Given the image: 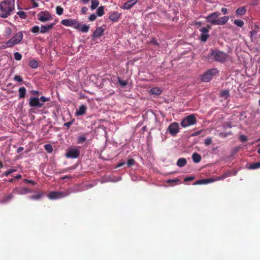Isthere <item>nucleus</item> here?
<instances>
[{
	"label": "nucleus",
	"mask_w": 260,
	"mask_h": 260,
	"mask_svg": "<svg viewBox=\"0 0 260 260\" xmlns=\"http://www.w3.org/2000/svg\"><path fill=\"white\" fill-rule=\"evenodd\" d=\"M14 0H5L0 3V17L7 18L14 10Z\"/></svg>",
	"instance_id": "nucleus-1"
},
{
	"label": "nucleus",
	"mask_w": 260,
	"mask_h": 260,
	"mask_svg": "<svg viewBox=\"0 0 260 260\" xmlns=\"http://www.w3.org/2000/svg\"><path fill=\"white\" fill-rule=\"evenodd\" d=\"M220 13L215 12L209 15L206 17L207 22L213 25H221L225 24L228 21L229 18L228 16H225L219 18Z\"/></svg>",
	"instance_id": "nucleus-2"
},
{
	"label": "nucleus",
	"mask_w": 260,
	"mask_h": 260,
	"mask_svg": "<svg viewBox=\"0 0 260 260\" xmlns=\"http://www.w3.org/2000/svg\"><path fill=\"white\" fill-rule=\"evenodd\" d=\"M50 100V98H46L44 96H42L40 98L31 96L29 98V105L31 107L40 108L43 107L44 103Z\"/></svg>",
	"instance_id": "nucleus-3"
},
{
	"label": "nucleus",
	"mask_w": 260,
	"mask_h": 260,
	"mask_svg": "<svg viewBox=\"0 0 260 260\" xmlns=\"http://www.w3.org/2000/svg\"><path fill=\"white\" fill-rule=\"evenodd\" d=\"M23 36L21 31H19L11 39L6 43V45L3 46V48L8 47H12L16 44H19L22 41Z\"/></svg>",
	"instance_id": "nucleus-4"
},
{
	"label": "nucleus",
	"mask_w": 260,
	"mask_h": 260,
	"mask_svg": "<svg viewBox=\"0 0 260 260\" xmlns=\"http://www.w3.org/2000/svg\"><path fill=\"white\" fill-rule=\"evenodd\" d=\"M230 176V174L229 173H225L219 177L199 180L197 181V182H194L193 183V185L208 184L210 183L213 182L215 181L223 180Z\"/></svg>",
	"instance_id": "nucleus-5"
},
{
	"label": "nucleus",
	"mask_w": 260,
	"mask_h": 260,
	"mask_svg": "<svg viewBox=\"0 0 260 260\" xmlns=\"http://www.w3.org/2000/svg\"><path fill=\"white\" fill-rule=\"evenodd\" d=\"M70 193L71 192L68 190L63 191H51L48 194L47 197L50 200H56L67 197Z\"/></svg>",
	"instance_id": "nucleus-6"
},
{
	"label": "nucleus",
	"mask_w": 260,
	"mask_h": 260,
	"mask_svg": "<svg viewBox=\"0 0 260 260\" xmlns=\"http://www.w3.org/2000/svg\"><path fill=\"white\" fill-rule=\"evenodd\" d=\"M211 56L215 60L219 62L225 61L227 57V55L225 53L218 50L212 51Z\"/></svg>",
	"instance_id": "nucleus-7"
},
{
	"label": "nucleus",
	"mask_w": 260,
	"mask_h": 260,
	"mask_svg": "<svg viewBox=\"0 0 260 260\" xmlns=\"http://www.w3.org/2000/svg\"><path fill=\"white\" fill-rule=\"evenodd\" d=\"M196 123V118L193 115H190L185 117L181 122V125L186 127Z\"/></svg>",
	"instance_id": "nucleus-8"
},
{
	"label": "nucleus",
	"mask_w": 260,
	"mask_h": 260,
	"mask_svg": "<svg viewBox=\"0 0 260 260\" xmlns=\"http://www.w3.org/2000/svg\"><path fill=\"white\" fill-rule=\"evenodd\" d=\"M217 73L218 71L216 69L209 70L202 76V80L203 82H209Z\"/></svg>",
	"instance_id": "nucleus-9"
},
{
	"label": "nucleus",
	"mask_w": 260,
	"mask_h": 260,
	"mask_svg": "<svg viewBox=\"0 0 260 260\" xmlns=\"http://www.w3.org/2000/svg\"><path fill=\"white\" fill-rule=\"evenodd\" d=\"M37 17L39 20L41 22H46L51 20L52 16L51 14L47 11H41L37 15Z\"/></svg>",
	"instance_id": "nucleus-10"
},
{
	"label": "nucleus",
	"mask_w": 260,
	"mask_h": 260,
	"mask_svg": "<svg viewBox=\"0 0 260 260\" xmlns=\"http://www.w3.org/2000/svg\"><path fill=\"white\" fill-rule=\"evenodd\" d=\"M77 19H66L61 20V23L66 26L73 27L74 28H78Z\"/></svg>",
	"instance_id": "nucleus-11"
},
{
	"label": "nucleus",
	"mask_w": 260,
	"mask_h": 260,
	"mask_svg": "<svg viewBox=\"0 0 260 260\" xmlns=\"http://www.w3.org/2000/svg\"><path fill=\"white\" fill-rule=\"evenodd\" d=\"M79 149L75 148H70L66 154L67 158H75L79 155Z\"/></svg>",
	"instance_id": "nucleus-12"
},
{
	"label": "nucleus",
	"mask_w": 260,
	"mask_h": 260,
	"mask_svg": "<svg viewBox=\"0 0 260 260\" xmlns=\"http://www.w3.org/2000/svg\"><path fill=\"white\" fill-rule=\"evenodd\" d=\"M211 28L210 26H208V28L203 27L200 29V31L201 32V40L203 42H206L209 37L208 34L209 29Z\"/></svg>",
	"instance_id": "nucleus-13"
},
{
	"label": "nucleus",
	"mask_w": 260,
	"mask_h": 260,
	"mask_svg": "<svg viewBox=\"0 0 260 260\" xmlns=\"http://www.w3.org/2000/svg\"><path fill=\"white\" fill-rule=\"evenodd\" d=\"M168 131L172 136H175L179 132V124L177 122H173L171 124L168 128Z\"/></svg>",
	"instance_id": "nucleus-14"
},
{
	"label": "nucleus",
	"mask_w": 260,
	"mask_h": 260,
	"mask_svg": "<svg viewBox=\"0 0 260 260\" xmlns=\"http://www.w3.org/2000/svg\"><path fill=\"white\" fill-rule=\"evenodd\" d=\"M32 191L31 190L27 188H21V187H16L13 190V193L14 194H25L28 193H30Z\"/></svg>",
	"instance_id": "nucleus-15"
},
{
	"label": "nucleus",
	"mask_w": 260,
	"mask_h": 260,
	"mask_svg": "<svg viewBox=\"0 0 260 260\" xmlns=\"http://www.w3.org/2000/svg\"><path fill=\"white\" fill-rule=\"evenodd\" d=\"M137 3V0H130L124 3L121 8L123 9L129 10Z\"/></svg>",
	"instance_id": "nucleus-16"
},
{
	"label": "nucleus",
	"mask_w": 260,
	"mask_h": 260,
	"mask_svg": "<svg viewBox=\"0 0 260 260\" xmlns=\"http://www.w3.org/2000/svg\"><path fill=\"white\" fill-rule=\"evenodd\" d=\"M121 16V14L117 12H112L109 13V19L113 22H117Z\"/></svg>",
	"instance_id": "nucleus-17"
},
{
	"label": "nucleus",
	"mask_w": 260,
	"mask_h": 260,
	"mask_svg": "<svg viewBox=\"0 0 260 260\" xmlns=\"http://www.w3.org/2000/svg\"><path fill=\"white\" fill-rule=\"evenodd\" d=\"M54 25V23H51L46 25H42L40 28V32L45 34L50 30Z\"/></svg>",
	"instance_id": "nucleus-18"
},
{
	"label": "nucleus",
	"mask_w": 260,
	"mask_h": 260,
	"mask_svg": "<svg viewBox=\"0 0 260 260\" xmlns=\"http://www.w3.org/2000/svg\"><path fill=\"white\" fill-rule=\"evenodd\" d=\"M87 108L84 105H81L76 112V116H81L85 113Z\"/></svg>",
	"instance_id": "nucleus-19"
},
{
	"label": "nucleus",
	"mask_w": 260,
	"mask_h": 260,
	"mask_svg": "<svg viewBox=\"0 0 260 260\" xmlns=\"http://www.w3.org/2000/svg\"><path fill=\"white\" fill-rule=\"evenodd\" d=\"M78 25V28H76V29L81 31L83 32H86L88 31L89 27L86 24H81L78 21L77 22Z\"/></svg>",
	"instance_id": "nucleus-20"
},
{
	"label": "nucleus",
	"mask_w": 260,
	"mask_h": 260,
	"mask_svg": "<svg viewBox=\"0 0 260 260\" xmlns=\"http://www.w3.org/2000/svg\"><path fill=\"white\" fill-rule=\"evenodd\" d=\"M104 29L102 27H99L96 28L93 32V37L99 38L103 35Z\"/></svg>",
	"instance_id": "nucleus-21"
},
{
	"label": "nucleus",
	"mask_w": 260,
	"mask_h": 260,
	"mask_svg": "<svg viewBox=\"0 0 260 260\" xmlns=\"http://www.w3.org/2000/svg\"><path fill=\"white\" fill-rule=\"evenodd\" d=\"M13 194L14 193H13L12 192L11 193L5 196L3 199H2L0 201V203L5 204L9 202L11 199H12L14 198Z\"/></svg>",
	"instance_id": "nucleus-22"
},
{
	"label": "nucleus",
	"mask_w": 260,
	"mask_h": 260,
	"mask_svg": "<svg viewBox=\"0 0 260 260\" xmlns=\"http://www.w3.org/2000/svg\"><path fill=\"white\" fill-rule=\"evenodd\" d=\"M19 91V99H22L25 97L26 94V89L24 87H20L18 89Z\"/></svg>",
	"instance_id": "nucleus-23"
},
{
	"label": "nucleus",
	"mask_w": 260,
	"mask_h": 260,
	"mask_svg": "<svg viewBox=\"0 0 260 260\" xmlns=\"http://www.w3.org/2000/svg\"><path fill=\"white\" fill-rule=\"evenodd\" d=\"M192 158L195 163H198L201 160V155L197 153H193L192 155Z\"/></svg>",
	"instance_id": "nucleus-24"
},
{
	"label": "nucleus",
	"mask_w": 260,
	"mask_h": 260,
	"mask_svg": "<svg viewBox=\"0 0 260 260\" xmlns=\"http://www.w3.org/2000/svg\"><path fill=\"white\" fill-rule=\"evenodd\" d=\"M186 160L184 158H179L177 162V165L179 167H184L186 165Z\"/></svg>",
	"instance_id": "nucleus-25"
},
{
	"label": "nucleus",
	"mask_w": 260,
	"mask_h": 260,
	"mask_svg": "<svg viewBox=\"0 0 260 260\" xmlns=\"http://www.w3.org/2000/svg\"><path fill=\"white\" fill-rule=\"evenodd\" d=\"M246 10L244 7H241L239 8L236 11V14L238 15H243L245 14Z\"/></svg>",
	"instance_id": "nucleus-26"
},
{
	"label": "nucleus",
	"mask_w": 260,
	"mask_h": 260,
	"mask_svg": "<svg viewBox=\"0 0 260 260\" xmlns=\"http://www.w3.org/2000/svg\"><path fill=\"white\" fill-rule=\"evenodd\" d=\"M91 3V5L90 6V9L92 10L95 9L99 5V2L98 0H92Z\"/></svg>",
	"instance_id": "nucleus-27"
},
{
	"label": "nucleus",
	"mask_w": 260,
	"mask_h": 260,
	"mask_svg": "<svg viewBox=\"0 0 260 260\" xmlns=\"http://www.w3.org/2000/svg\"><path fill=\"white\" fill-rule=\"evenodd\" d=\"M220 96L226 99L230 96L229 90L225 89L220 92Z\"/></svg>",
	"instance_id": "nucleus-28"
},
{
	"label": "nucleus",
	"mask_w": 260,
	"mask_h": 260,
	"mask_svg": "<svg viewBox=\"0 0 260 260\" xmlns=\"http://www.w3.org/2000/svg\"><path fill=\"white\" fill-rule=\"evenodd\" d=\"M152 94L159 95L161 93V90L158 87H154L151 89Z\"/></svg>",
	"instance_id": "nucleus-29"
},
{
	"label": "nucleus",
	"mask_w": 260,
	"mask_h": 260,
	"mask_svg": "<svg viewBox=\"0 0 260 260\" xmlns=\"http://www.w3.org/2000/svg\"><path fill=\"white\" fill-rule=\"evenodd\" d=\"M97 15L101 17L104 14V8L103 6L99 7L96 11Z\"/></svg>",
	"instance_id": "nucleus-30"
},
{
	"label": "nucleus",
	"mask_w": 260,
	"mask_h": 260,
	"mask_svg": "<svg viewBox=\"0 0 260 260\" xmlns=\"http://www.w3.org/2000/svg\"><path fill=\"white\" fill-rule=\"evenodd\" d=\"M29 66L32 69H36L38 66V63L36 60L32 59L29 61Z\"/></svg>",
	"instance_id": "nucleus-31"
},
{
	"label": "nucleus",
	"mask_w": 260,
	"mask_h": 260,
	"mask_svg": "<svg viewBox=\"0 0 260 260\" xmlns=\"http://www.w3.org/2000/svg\"><path fill=\"white\" fill-rule=\"evenodd\" d=\"M249 168L250 169H256L257 168H260V161L251 164L249 166Z\"/></svg>",
	"instance_id": "nucleus-32"
},
{
	"label": "nucleus",
	"mask_w": 260,
	"mask_h": 260,
	"mask_svg": "<svg viewBox=\"0 0 260 260\" xmlns=\"http://www.w3.org/2000/svg\"><path fill=\"white\" fill-rule=\"evenodd\" d=\"M17 171V170L15 169H11L7 171H6L3 175L4 176H9L10 174H11V173H14L15 172Z\"/></svg>",
	"instance_id": "nucleus-33"
},
{
	"label": "nucleus",
	"mask_w": 260,
	"mask_h": 260,
	"mask_svg": "<svg viewBox=\"0 0 260 260\" xmlns=\"http://www.w3.org/2000/svg\"><path fill=\"white\" fill-rule=\"evenodd\" d=\"M45 149L49 153H51L53 151L52 146L50 144H46L44 146Z\"/></svg>",
	"instance_id": "nucleus-34"
},
{
	"label": "nucleus",
	"mask_w": 260,
	"mask_h": 260,
	"mask_svg": "<svg viewBox=\"0 0 260 260\" xmlns=\"http://www.w3.org/2000/svg\"><path fill=\"white\" fill-rule=\"evenodd\" d=\"M234 24L239 27H242L244 24V22L241 20L236 19L234 20Z\"/></svg>",
	"instance_id": "nucleus-35"
},
{
	"label": "nucleus",
	"mask_w": 260,
	"mask_h": 260,
	"mask_svg": "<svg viewBox=\"0 0 260 260\" xmlns=\"http://www.w3.org/2000/svg\"><path fill=\"white\" fill-rule=\"evenodd\" d=\"M63 11V9L62 7L60 6H57L56 7V12L58 15H61L62 14Z\"/></svg>",
	"instance_id": "nucleus-36"
},
{
	"label": "nucleus",
	"mask_w": 260,
	"mask_h": 260,
	"mask_svg": "<svg viewBox=\"0 0 260 260\" xmlns=\"http://www.w3.org/2000/svg\"><path fill=\"white\" fill-rule=\"evenodd\" d=\"M86 139V137L84 136H80L78 138V143L81 144L83 143Z\"/></svg>",
	"instance_id": "nucleus-37"
},
{
	"label": "nucleus",
	"mask_w": 260,
	"mask_h": 260,
	"mask_svg": "<svg viewBox=\"0 0 260 260\" xmlns=\"http://www.w3.org/2000/svg\"><path fill=\"white\" fill-rule=\"evenodd\" d=\"M14 57L16 60H20L22 58L21 54L18 52L14 53Z\"/></svg>",
	"instance_id": "nucleus-38"
},
{
	"label": "nucleus",
	"mask_w": 260,
	"mask_h": 260,
	"mask_svg": "<svg viewBox=\"0 0 260 260\" xmlns=\"http://www.w3.org/2000/svg\"><path fill=\"white\" fill-rule=\"evenodd\" d=\"M118 82L121 87H124L127 84V82L126 81H122L119 77L118 78Z\"/></svg>",
	"instance_id": "nucleus-39"
},
{
	"label": "nucleus",
	"mask_w": 260,
	"mask_h": 260,
	"mask_svg": "<svg viewBox=\"0 0 260 260\" xmlns=\"http://www.w3.org/2000/svg\"><path fill=\"white\" fill-rule=\"evenodd\" d=\"M11 29L10 27H6L4 31V36H8L11 35Z\"/></svg>",
	"instance_id": "nucleus-40"
},
{
	"label": "nucleus",
	"mask_w": 260,
	"mask_h": 260,
	"mask_svg": "<svg viewBox=\"0 0 260 260\" xmlns=\"http://www.w3.org/2000/svg\"><path fill=\"white\" fill-rule=\"evenodd\" d=\"M17 14L21 18L25 19L26 17L25 13L23 11H19L17 12Z\"/></svg>",
	"instance_id": "nucleus-41"
},
{
	"label": "nucleus",
	"mask_w": 260,
	"mask_h": 260,
	"mask_svg": "<svg viewBox=\"0 0 260 260\" xmlns=\"http://www.w3.org/2000/svg\"><path fill=\"white\" fill-rule=\"evenodd\" d=\"M39 30H40V29L38 26H34L31 28V31L34 33H38Z\"/></svg>",
	"instance_id": "nucleus-42"
},
{
	"label": "nucleus",
	"mask_w": 260,
	"mask_h": 260,
	"mask_svg": "<svg viewBox=\"0 0 260 260\" xmlns=\"http://www.w3.org/2000/svg\"><path fill=\"white\" fill-rule=\"evenodd\" d=\"M96 18V15L94 14H91L89 18H88V20L90 21H93L94 20H95Z\"/></svg>",
	"instance_id": "nucleus-43"
},
{
	"label": "nucleus",
	"mask_w": 260,
	"mask_h": 260,
	"mask_svg": "<svg viewBox=\"0 0 260 260\" xmlns=\"http://www.w3.org/2000/svg\"><path fill=\"white\" fill-rule=\"evenodd\" d=\"M212 139L211 138H206L205 140V144L206 145H209L212 143Z\"/></svg>",
	"instance_id": "nucleus-44"
},
{
	"label": "nucleus",
	"mask_w": 260,
	"mask_h": 260,
	"mask_svg": "<svg viewBox=\"0 0 260 260\" xmlns=\"http://www.w3.org/2000/svg\"><path fill=\"white\" fill-rule=\"evenodd\" d=\"M41 196V194H37V195H35V196H29L28 197V198L29 199L38 200V199H39L40 198Z\"/></svg>",
	"instance_id": "nucleus-45"
},
{
	"label": "nucleus",
	"mask_w": 260,
	"mask_h": 260,
	"mask_svg": "<svg viewBox=\"0 0 260 260\" xmlns=\"http://www.w3.org/2000/svg\"><path fill=\"white\" fill-rule=\"evenodd\" d=\"M135 160L133 159H129L128 160L127 162V164L128 166L131 167L134 165L135 164Z\"/></svg>",
	"instance_id": "nucleus-46"
},
{
	"label": "nucleus",
	"mask_w": 260,
	"mask_h": 260,
	"mask_svg": "<svg viewBox=\"0 0 260 260\" xmlns=\"http://www.w3.org/2000/svg\"><path fill=\"white\" fill-rule=\"evenodd\" d=\"M14 80H15L17 82H21L22 81V79L21 78V77L20 76H18V75H15L14 76Z\"/></svg>",
	"instance_id": "nucleus-47"
},
{
	"label": "nucleus",
	"mask_w": 260,
	"mask_h": 260,
	"mask_svg": "<svg viewBox=\"0 0 260 260\" xmlns=\"http://www.w3.org/2000/svg\"><path fill=\"white\" fill-rule=\"evenodd\" d=\"M240 140L242 141V142H245L247 141V138L246 136H245L244 135H241L240 136Z\"/></svg>",
	"instance_id": "nucleus-48"
},
{
	"label": "nucleus",
	"mask_w": 260,
	"mask_h": 260,
	"mask_svg": "<svg viewBox=\"0 0 260 260\" xmlns=\"http://www.w3.org/2000/svg\"><path fill=\"white\" fill-rule=\"evenodd\" d=\"M87 11H88V9H87V8H86L85 7H82L81 9V12L83 14L86 13Z\"/></svg>",
	"instance_id": "nucleus-49"
},
{
	"label": "nucleus",
	"mask_w": 260,
	"mask_h": 260,
	"mask_svg": "<svg viewBox=\"0 0 260 260\" xmlns=\"http://www.w3.org/2000/svg\"><path fill=\"white\" fill-rule=\"evenodd\" d=\"M193 179H194L193 177L190 176V177H188L185 178L184 180L185 181H189L192 180Z\"/></svg>",
	"instance_id": "nucleus-50"
},
{
	"label": "nucleus",
	"mask_w": 260,
	"mask_h": 260,
	"mask_svg": "<svg viewBox=\"0 0 260 260\" xmlns=\"http://www.w3.org/2000/svg\"><path fill=\"white\" fill-rule=\"evenodd\" d=\"M72 124V121L64 123V125L67 127H69Z\"/></svg>",
	"instance_id": "nucleus-51"
},
{
	"label": "nucleus",
	"mask_w": 260,
	"mask_h": 260,
	"mask_svg": "<svg viewBox=\"0 0 260 260\" xmlns=\"http://www.w3.org/2000/svg\"><path fill=\"white\" fill-rule=\"evenodd\" d=\"M221 12L224 14H225L227 13V9L225 8H221Z\"/></svg>",
	"instance_id": "nucleus-52"
},
{
	"label": "nucleus",
	"mask_w": 260,
	"mask_h": 260,
	"mask_svg": "<svg viewBox=\"0 0 260 260\" xmlns=\"http://www.w3.org/2000/svg\"><path fill=\"white\" fill-rule=\"evenodd\" d=\"M125 164V162H120L117 165V166H116V168H119V167H122V166H123Z\"/></svg>",
	"instance_id": "nucleus-53"
},
{
	"label": "nucleus",
	"mask_w": 260,
	"mask_h": 260,
	"mask_svg": "<svg viewBox=\"0 0 260 260\" xmlns=\"http://www.w3.org/2000/svg\"><path fill=\"white\" fill-rule=\"evenodd\" d=\"M24 149L23 147H20L17 149V152L18 153H20L21 151H22Z\"/></svg>",
	"instance_id": "nucleus-54"
},
{
	"label": "nucleus",
	"mask_w": 260,
	"mask_h": 260,
	"mask_svg": "<svg viewBox=\"0 0 260 260\" xmlns=\"http://www.w3.org/2000/svg\"><path fill=\"white\" fill-rule=\"evenodd\" d=\"M24 181L26 182H27V183H31L32 184H35V182H33L31 180H27V179H24Z\"/></svg>",
	"instance_id": "nucleus-55"
},
{
	"label": "nucleus",
	"mask_w": 260,
	"mask_h": 260,
	"mask_svg": "<svg viewBox=\"0 0 260 260\" xmlns=\"http://www.w3.org/2000/svg\"><path fill=\"white\" fill-rule=\"evenodd\" d=\"M90 0H81V1L82 2L83 4H87Z\"/></svg>",
	"instance_id": "nucleus-56"
},
{
	"label": "nucleus",
	"mask_w": 260,
	"mask_h": 260,
	"mask_svg": "<svg viewBox=\"0 0 260 260\" xmlns=\"http://www.w3.org/2000/svg\"><path fill=\"white\" fill-rule=\"evenodd\" d=\"M31 93L35 95L37 94L38 93V91L37 90H32Z\"/></svg>",
	"instance_id": "nucleus-57"
},
{
	"label": "nucleus",
	"mask_w": 260,
	"mask_h": 260,
	"mask_svg": "<svg viewBox=\"0 0 260 260\" xmlns=\"http://www.w3.org/2000/svg\"><path fill=\"white\" fill-rule=\"evenodd\" d=\"M21 178V175L20 174H18L15 176L16 179H20Z\"/></svg>",
	"instance_id": "nucleus-58"
},
{
	"label": "nucleus",
	"mask_w": 260,
	"mask_h": 260,
	"mask_svg": "<svg viewBox=\"0 0 260 260\" xmlns=\"http://www.w3.org/2000/svg\"><path fill=\"white\" fill-rule=\"evenodd\" d=\"M152 42L153 43H154V44H156V45L157 44V43H156V41H155L154 40H152Z\"/></svg>",
	"instance_id": "nucleus-59"
},
{
	"label": "nucleus",
	"mask_w": 260,
	"mask_h": 260,
	"mask_svg": "<svg viewBox=\"0 0 260 260\" xmlns=\"http://www.w3.org/2000/svg\"><path fill=\"white\" fill-rule=\"evenodd\" d=\"M251 35L252 36L253 35H255L256 32L255 31H251L250 32Z\"/></svg>",
	"instance_id": "nucleus-60"
},
{
	"label": "nucleus",
	"mask_w": 260,
	"mask_h": 260,
	"mask_svg": "<svg viewBox=\"0 0 260 260\" xmlns=\"http://www.w3.org/2000/svg\"><path fill=\"white\" fill-rule=\"evenodd\" d=\"M38 6V4L36 3H35L34 4V7H37Z\"/></svg>",
	"instance_id": "nucleus-61"
},
{
	"label": "nucleus",
	"mask_w": 260,
	"mask_h": 260,
	"mask_svg": "<svg viewBox=\"0 0 260 260\" xmlns=\"http://www.w3.org/2000/svg\"><path fill=\"white\" fill-rule=\"evenodd\" d=\"M3 164L2 162H0V168H3Z\"/></svg>",
	"instance_id": "nucleus-62"
},
{
	"label": "nucleus",
	"mask_w": 260,
	"mask_h": 260,
	"mask_svg": "<svg viewBox=\"0 0 260 260\" xmlns=\"http://www.w3.org/2000/svg\"><path fill=\"white\" fill-rule=\"evenodd\" d=\"M13 180H14V179L12 178V179L9 180V182H12L13 181Z\"/></svg>",
	"instance_id": "nucleus-63"
},
{
	"label": "nucleus",
	"mask_w": 260,
	"mask_h": 260,
	"mask_svg": "<svg viewBox=\"0 0 260 260\" xmlns=\"http://www.w3.org/2000/svg\"><path fill=\"white\" fill-rule=\"evenodd\" d=\"M257 152L260 154V148L257 150Z\"/></svg>",
	"instance_id": "nucleus-64"
}]
</instances>
